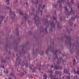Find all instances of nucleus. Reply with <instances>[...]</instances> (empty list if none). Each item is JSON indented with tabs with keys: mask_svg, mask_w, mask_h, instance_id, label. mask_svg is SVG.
I'll return each mask as SVG.
<instances>
[{
	"mask_svg": "<svg viewBox=\"0 0 79 79\" xmlns=\"http://www.w3.org/2000/svg\"><path fill=\"white\" fill-rule=\"evenodd\" d=\"M49 24H50L51 26V28L49 29V31L50 32H53V29L52 27L54 28L55 27V24H53V21H50Z\"/></svg>",
	"mask_w": 79,
	"mask_h": 79,
	"instance_id": "f257e3e1",
	"label": "nucleus"
},
{
	"mask_svg": "<svg viewBox=\"0 0 79 79\" xmlns=\"http://www.w3.org/2000/svg\"><path fill=\"white\" fill-rule=\"evenodd\" d=\"M74 0H71V2H68L67 3V5L69 7H71V5H73L74 4V3L73 2Z\"/></svg>",
	"mask_w": 79,
	"mask_h": 79,
	"instance_id": "f03ea898",
	"label": "nucleus"
},
{
	"mask_svg": "<svg viewBox=\"0 0 79 79\" xmlns=\"http://www.w3.org/2000/svg\"><path fill=\"white\" fill-rule=\"evenodd\" d=\"M62 2H66V1H64V0H58L57 1V3H59V4H60V5L59 6L60 9H61V8H62V6L61 5V4Z\"/></svg>",
	"mask_w": 79,
	"mask_h": 79,
	"instance_id": "7ed1b4c3",
	"label": "nucleus"
},
{
	"mask_svg": "<svg viewBox=\"0 0 79 79\" xmlns=\"http://www.w3.org/2000/svg\"><path fill=\"white\" fill-rule=\"evenodd\" d=\"M24 46L22 47V49L21 50V52H19V53L20 55H23L25 54V51H24Z\"/></svg>",
	"mask_w": 79,
	"mask_h": 79,
	"instance_id": "20e7f679",
	"label": "nucleus"
},
{
	"mask_svg": "<svg viewBox=\"0 0 79 79\" xmlns=\"http://www.w3.org/2000/svg\"><path fill=\"white\" fill-rule=\"evenodd\" d=\"M34 16V19L35 21V23L36 24V25H37V23L38 22V21L36 20V18H37V19H39V17L37 15H35Z\"/></svg>",
	"mask_w": 79,
	"mask_h": 79,
	"instance_id": "39448f33",
	"label": "nucleus"
},
{
	"mask_svg": "<svg viewBox=\"0 0 79 79\" xmlns=\"http://www.w3.org/2000/svg\"><path fill=\"white\" fill-rule=\"evenodd\" d=\"M29 68H30V70L31 69L32 70L33 73H34L35 71V69L34 68V66L33 65H31V66H30Z\"/></svg>",
	"mask_w": 79,
	"mask_h": 79,
	"instance_id": "423d86ee",
	"label": "nucleus"
},
{
	"mask_svg": "<svg viewBox=\"0 0 79 79\" xmlns=\"http://www.w3.org/2000/svg\"><path fill=\"white\" fill-rule=\"evenodd\" d=\"M7 60H10V57H5V60H4L1 59V62L2 63H3L4 62V63H6V61Z\"/></svg>",
	"mask_w": 79,
	"mask_h": 79,
	"instance_id": "0eeeda50",
	"label": "nucleus"
},
{
	"mask_svg": "<svg viewBox=\"0 0 79 79\" xmlns=\"http://www.w3.org/2000/svg\"><path fill=\"white\" fill-rule=\"evenodd\" d=\"M25 62L26 61H22V65L23 66H26V68H27V65H28V64L27 63V62H26V63L25 64Z\"/></svg>",
	"mask_w": 79,
	"mask_h": 79,
	"instance_id": "6e6552de",
	"label": "nucleus"
},
{
	"mask_svg": "<svg viewBox=\"0 0 79 79\" xmlns=\"http://www.w3.org/2000/svg\"><path fill=\"white\" fill-rule=\"evenodd\" d=\"M45 23V25L47 27L49 26V23L48 22V20L47 19H45L44 20Z\"/></svg>",
	"mask_w": 79,
	"mask_h": 79,
	"instance_id": "1a4fd4ad",
	"label": "nucleus"
},
{
	"mask_svg": "<svg viewBox=\"0 0 79 79\" xmlns=\"http://www.w3.org/2000/svg\"><path fill=\"white\" fill-rule=\"evenodd\" d=\"M3 19H4V17L2 16H0V24L2 23V21H3Z\"/></svg>",
	"mask_w": 79,
	"mask_h": 79,
	"instance_id": "9d476101",
	"label": "nucleus"
},
{
	"mask_svg": "<svg viewBox=\"0 0 79 79\" xmlns=\"http://www.w3.org/2000/svg\"><path fill=\"white\" fill-rule=\"evenodd\" d=\"M19 56L16 59V61H18V60L19 61V62L18 63V64L20 65L21 64V63H20V62L21 61V59H19Z\"/></svg>",
	"mask_w": 79,
	"mask_h": 79,
	"instance_id": "9b49d317",
	"label": "nucleus"
},
{
	"mask_svg": "<svg viewBox=\"0 0 79 79\" xmlns=\"http://www.w3.org/2000/svg\"><path fill=\"white\" fill-rule=\"evenodd\" d=\"M74 10L75 9L74 8H72L71 9V12L73 14V15H75Z\"/></svg>",
	"mask_w": 79,
	"mask_h": 79,
	"instance_id": "f8f14e48",
	"label": "nucleus"
},
{
	"mask_svg": "<svg viewBox=\"0 0 79 79\" xmlns=\"http://www.w3.org/2000/svg\"><path fill=\"white\" fill-rule=\"evenodd\" d=\"M66 40H68V41H69V42L70 43V44L71 45V37L68 38L67 37H66Z\"/></svg>",
	"mask_w": 79,
	"mask_h": 79,
	"instance_id": "ddd939ff",
	"label": "nucleus"
},
{
	"mask_svg": "<svg viewBox=\"0 0 79 79\" xmlns=\"http://www.w3.org/2000/svg\"><path fill=\"white\" fill-rule=\"evenodd\" d=\"M51 52H52L53 53H54V54L55 55L57 52H58V51L57 50H56L55 51H54V50L52 49V50H51Z\"/></svg>",
	"mask_w": 79,
	"mask_h": 79,
	"instance_id": "4468645a",
	"label": "nucleus"
},
{
	"mask_svg": "<svg viewBox=\"0 0 79 79\" xmlns=\"http://www.w3.org/2000/svg\"><path fill=\"white\" fill-rule=\"evenodd\" d=\"M43 79H47V74H44L43 75Z\"/></svg>",
	"mask_w": 79,
	"mask_h": 79,
	"instance_id": "2eb2a0df",
	"label": "nucleus"
},
{
	"mask_svg": "<svg viewBox=\"0 0 79 79\" xmlns=\"http://www.w3.org/2000/svg\"><path fill=\"white\" fill-rule=\"evenodd\" d=\"M54 69H56V70H58V69H60V66H57V65H56L55 67H54Z\"/></svg>",
	"mask_w": 79,
	"mask_h": 79,
	"instance_id": "dca6fc26",
	"label": "nucleus"
},
{
	"mask_svg": "<svg viewBox=\"0 0 79 79\" xmlns=\"http://www.w3.org/2000/svg\"><path fill=\"white\" fill-rule=\"evenodd\" d=\"M27 17H28V16L26 14V16H24L23 18L26 21L27 19Z\"/></svg>",
	"mask_w": 79,
	"mask_h": 79,
	"instance_id": "f3484780",
	"label": "nucleus"
},
{
	"mask_svg": "<svg viewBox=\"0 0 79 79\" xmlns=\"http://www.w3.org/2000/svg\"><path fill=\"white\" fill-rule=\"evenodd\" d=\"M4 72L6 73V74H8V73H9V70L7 69H4Z\"/></svg>",
	"mask_w": 79,
	"mask_h": 79,
	"instance_id": "a211bd4d",
	"label": "nucleus"
},
{
	"mask_svg": "<svg viewBox=\"0 0 79 79\" xmlns=\"http://www.w3.org/2000/svg\"><path fill=\"white\" fill-rule=\"evenodd\" d=\"M10 76L11 77H13V76H15V74L13 73H10Z\"/></svg>",
	"mask_w": 79,
	"mask_h": 79,
	"instance_id": "6ab92c4d",
	"label": "nucleus"
},
{
	"mask_svg": "<svg viewBox=\"0 0 79 79\" xmlns=\"http://www.w3.org/2000/svg\"><path fill=\"white\" fill-rule=\"evenodd\" d=\"M49 77H51V79H52V78L53 77V74L52 73H50L49 75Z\"/></svg>",
	"mask_w": 79,
	"mask_h": 79,
	"instance_id": "aec40b11",
	"label": "nucleus"
},
{
	"mask_svg": "<svg viewBox=\"0 0 79 79\" xmlns=\"http://www.w3.org/2000/svg\"><path fill=\"white\" fill-rule=\"evenodd\" d=\"M64 73H67V74H68V73H68V72L67 71V70L65 69H64Z\"/></svg>",
	"mask_w": 79,
	"mask_h": 79,
	"instance_id": "412c9836",
	"label": "nucleus"
},
{
	"mask_svg": "<svg viewBox=\"0 0 79 79\" xmlns=\"http://www.w3.org/2000/svg\"><path fill=\"white\" fill-rule=\"evenodd\" d=\"M74 79H79V78L77 75H76V76H74Z\"/></svg>",
	"mask_w": 79,
	"mask_h": 79,
	"instance_id": "4be33fe9",
	"label": "nucleus"
},
{
	"mask_svg": "<svg viewBox=\"0 0 79 79\" xmlns=\"http://www.w3.org/2000/svg\"><path fill=\"white\" fill-rule=\"evenodd\" d=\"M44 31V28H43V27H42L41 28V29L40 30V32H43V31Z\"/></svg>",
	"mask_w": 79,
	"mask_h": 79,
	"instance_id": "5701e85b",
	"label": "nucleus"
},
{
	"mask_svg": "<svg viewBox=\"0 0 79 79\" xmlns=\"http://www.w3.org/2000/svg\"><path fill=\"white\" fill-rule=\"evenodd\" d=\"M49 50V48H48V49L46 51V54H48V53Z\"/></svg>",
	"mask_w": 79,
	"mask_h": 79,
	"instance_id": "b1692460",
	"label": "nucleus"
},
{
	"mask_svg": "<svg viewBox=\"0 0 79 79\" xmlns=\"http://www.w3.org/2000/svg\"><path fill=\"white\" fill-rule=\"evenodd\" d=\"M20 76H24V73L22 72V73H20Z\"/></svg>",
	"mask_w": 79,
	"mask_h": 79,
	"instance_id": "393cba45",
	"label": "nucleus"
},
{
	"mask_svg": "<svg viewBox=\"0 0 79 79\" xmlns=\"http://www.w3.org/2000/svg\"><path fill=\"white\" fill-rule=\"evenodd\" d=\"M53 20H54V21L55 20H56V17H55V16H53Z\"/></svg>",
	"mask_w": 79,
	"mask_h": 79,
	"instance_id": "a878e982",
	"label": "nucleus"
},
{
	"mask_svg": "<svg viewBox=\"0 0 79 79\" xmlns=\"http://www.w3.org/2000/svg\"><path fill=\"white\" fill-rule=\"evenodd\" d=\"M48 72L50 74H52V73H53V71H52V70H50V71H48Z\"/></svg>",
	"mask_w": 79,
	"mask_h": 79,
	"instance_id": "bb28decb",
	"label": "nucleus"
},
{
	"mask_svg": "<svg viewBox=\"0 0 79 79\" xmlns=\"http://www.w3.org/2000/svg\"><path fill=\"white\" fill-rule=\"evenodd\" d=\"M64 9L66 11H68V8H67V7H66L65 6H64Z\"/></svg>",
	"mask_w": 79,
	"mask_h": 79,
	"instance_id": "cd10ccee",
	"label": "nucleus"
},
{
	"mask_svg": "<svg viewBox=\"0 0 79 79\" xmlns=\"http://www.w3.org/2000/svg\"><path fill=\"white\" fill-rule=\"evenodd\" d=\"M12 16H13V15L14 16V17H15V12H12Z\"/></svg>",
	"mask_w": 79,
	"mask_h": 79,
	"instance_id": "c85d7f7f",
	"label": "nucleus"
},
{
	"mask_svg": "<svg viewBox=\"0 0 79 79\" xmlns=\"http://www.w3.org/2000/svg\"><path fill=\"white\" fill-rule=\"evenodd\" d=\"M38 6L39 7L38 10L39 11H40V10H39L40 9V7H41V5H40V4H39Z\"/></svg>",
	"mask_w": 79,
	"mask_h": 79,
	"instance_id": "c756f323",
	"label": "nucleus"
},
{
	"mask_svg": "<svg viewBox=\"0 0 79 79\" xmlns=\"http://www.w3.org/2000/svg\"><path fill=\"white\" fill-rule=\"evenodd\" d=\"M54 7H55V8H56V6H58L57 4H54Z\"/></svg>",
	"mask_w": 79,
	"mask_h": 79,
	"instance_id": "7c9ffc66",
	"label": "nucleus"
},
{
	"mask_svg": "<svg viewBox=\"0 0 79 79\" xmlns=\"http://www.w3.org/2000/svg\"><path fill=\"white\" fill-rule=\"evenodd\" d=\"M20 14L21 16H22V15H23V13L21 12V11H20Z\"/></svg>",
	"mask_w": 79,
	"mask_h": 79,
	"instance_id": "2f4dec72",
	"label": "nucleus"
},
{
	"mask_svg": "<svg viewBox=\"0 0 79 79\" xmlns=\"http://www.w3.org/2000/svg\"><path fill=\"white\" fill-rule=\"evenodd\" d=\"M55 73L56 74H58V71L56 70L55 71Z\"/></svg>",
	"mask_w": 79,
	"mask_h": 79,
	"instance_id": "473e14b6",
	"label": "nucleus"
},
{
	"mask_svg": "<svg viewBox=\"0 0 79 79\" xmlns=\"http://www.w3.org/2000/svg\"><path fill=\"white\" fill-rule=\"evenodd\" d=\"M57 28H59L60 27V24H57Z\"/></svg>",
	"mask_w": 79,
	"mask_h": 79,
	"instance_id": "72a5a7b5",
	"label": "nucleus"
},
{
	"mask_svg": "<svg viewBox=\"0 0 79 79\" xmlns=\"http://www.w3.org/2000/svg\"><path fill=\"white\" fill-rule=\"evenodd\" d=\"M1 67L2 68H4V65H1Z\"/></svg>",
	"mask_w": 79,
	"mask_h": 79,
	"instance_id": "f704fd0d",
	"label": "nucleus"
},
{
	"mask_svg": "<svg viewBox=\"0 0 79 79\" xmlns=\"http://www.w3.org/2000/svg\"><path fill=\"white\" fill-rule=\"evenodd\" d=\"M44 30L45 32H47V28L44 29Z\"/></svg>",
	"mask_w": 79,
	"mask_h": 79,
	"instance_id": "c9c22d12",
	"label": "nucleus"
},
{
	"mask_svg": "<svg viewBox=\"0 0 79 79\" xmlns=\"http://www.w3.org/2000/svg\"><path fill=\"white\" fill-rule=\"evenodd\" d=\"M28 77L29 78H32V77L31 75H29V76Z\"/></svg>",
	"mask_w": 79,
	"mask_h": 79,
	"instance_id": "e433bc0d",
	"label": "nucleus"
},
{
	"mask_svg": "<svg viewBox=\"0 0 79 79\" xmlns=\"http://www.w3.org/2000/svg\"><path fill=\"white\" fill-rule=\"evenodd\" d=\"M77 55H79V51H78L77 52Z\"/></svg>",
	"mask_w": 79,
	"mask_h": 79,
	"instance_id": "4c0bfd02",
	"label": "nucleus"
},
{
	"mask_svg": "<svg viewBox=\"0 0 79 79\" xmlns=\"http://www.w3.org/2000/svg\"><path fill=\"white\" fill-rule=\"evenodd\" d=\"M76 74H78L79 73V71H78L77 72H76Z\"/></svg>",
	"mask_w": 79,
	"mask_h": 79,
	"instance_id": "58836bf2",
	"label": "nucleus"
},
{
	"mask_svg": "<svg viewBox=\"0 0 79 79\" xmlns=\"http://www.w3.org/2000/svg\"><path fill=\"white\" fill-rule=\"evenodd\" d=\"M52 79H57V78H56V77H52Z\"/></svg>",
	"mask_w": 79,
	"mask_h": 79,
	"instance_id": "ea45409f",
	"label": "nucleus"
},
{
	"mask_svg": "<svg viewBox=\"0 0 79 79\" xmlns=\"http://www.w3.org/2000/svg\"><path fill=\"white\" fill-rule=\"evenodd\" d=\"M71 19H72V20H74V17H72Z\"/></svg>",
	"mask_w": 79,
	"mask_h": 79,
	"instance_id": "a19ab883",
	"label": "nucleus"
},
{
	"mask_svg": "<svg viewBox=\"0 0 79 79\" xmlns=\"http://www.w3.org/2000/svg\"><path fill=\"white\" fill-rule=\"evenodd\" d=\"M60 21H62V18H60Z\"/></svg>",
	"mask_w": 79,
	"mask_h": 79,
	"instance_id": "79ce46f5",
	"label": "nucleus"
},
{
	"mask_svg": "<svg viewBox=\"0 0 79 79\" xmlns=\"http://www.w3.org/2000/svg\"><path fill=\"white\" fill-rule=\"evenodd\" d=\"M57 57H57V55H55V58H57Z\"/></svg>",
	"mask_w": 79,
	"mask_h": 79,
	"instance_id": "37998d69",
	"label": "nucleus"
},
{
	"mask_svg": "<svg viewBox=\"0 0 79 79\" xmlns=\"http://www.w3.org/2000/svg\"><path fill=\"white\" fill-rule=\"evenodd\" d=\"M28 23H31V21H28Z\"/></svg>",
	"mask_w": 79,
	"mask_h": 79,
	"instance_id": "c03bdc74",
	"label": "nucleus"
},
{
	"mask_svg": "<svg viewBox=\"0 0 79 79\" xmlns=\"http://www.w3.org/2000/svg\"><path fill=\"white\" fill-rule=\"evenodd\" d=\"M10 13H11V9H10Z\"/></svg>",
	"mask_w": 79,
	"mask_h": 79,
	"instance_id": "a18cd8bd",
	"label": "nucleus"
},
{
	"mask_svg": "<svg viewBox=\"0 0 79 79\" xmlns=\"http://www.w3.org/2000/svg\"><path fill=\"white\" fill-rule=\"evenodd\" d=\"M18 2V0H15V3H16Z\"/></svg>",
	"mask_w": 79,
	"mask_h": 79,
	"instance_id": "49530a36",
	"label": "nucleus"
},
{
	"mask_svg": "<svg viewBox=\"0 0 79 79\" xmlns=\"http://www.w3.org/2000/svg\"><path fill=\"white\" fill-rule=\"evenodd\" d=\"M40 12H41V15H42V10H41L40 11Z\"/></svg>",
	"mask_w": 79,
	"mask_h": 79,
	"instance_id": "de8ad7c7",
	"label": "nucleus"
},
{
	"mask_svg": "<svg viewBox=\"0 0 79 79\" xmlns=\"http://www.w3.org/2000/svg\"><path fill=\"white\" fill-rule=\"evenodd\" d=\"M67 79H70V77L69 76L67 77Z\"/></svg>",
	"mask_w": 79,
	"mask_h": 79,
	"instance_id": "09e8293b",
	"label": "nucleus"
},
{
	"mask_svg": "<svg viewBox=\"0 0 79 79\" xmlns=\"http://www.w3.org/2000/svg\"><path fill=\"white\" fill-rule=\"evenodd\" d=\"M17 48H14V50H17Z\"/></svg>",
	"mask_w": 79,
	"mask_h": 79,
	"instance_id": "8fccbe9b",
	"label": "nucleus"
},
{
	"mask_svg": "<svg viewBox=\"0 0 79 79\" xmlns=\"http://www.w3.org/2000/svg\"><path fill=\"white\" fill-rule=\"evenodd\" d=\"M53 66L52 65L51 66H50L51 68H53Z\"/></svg>",
	"mask_w": 79,
	"mask_h": 79,
	"instance_id": "3c124183",
	"label": "nucleus"
},
{
	"mask_svg": "<svg viewBox=\"0 0 79 79\" xmlns=\"http://www.w3.org/2000/svg\"><path fill=\"white\" fill-rule=\"evenodd\" d=\"M9 2V0H6V2Z\"/></svg>",
	"mask_w": 79,
	"mask_h": 79,
	"instance_id": "603ef678",
	"label": "nucleus"
},
{
	"mask_svg": "<svg viewBox=\"0 0 79 79\" xmlns=\"http://www.w3.org/2000/svg\"><path fill=\"white\" fill-rule=\"evenodd\" d=\"M73 62H75V61H76V60L74 59L73 60Z\"/></svg>",
	"mask_w": 79,
	"mask_h": 79,
	"instance_id": "864d4df0",
	"label": "nucleus"
},
{
	"mask_svg": "<svg viewBox=\"0 0 79 79\" xmlns=\"http://www.w3.org/2000/svg\"><path fill=\"white\" fill-rule=\"evenodd\" d=\"M70 52L71 53H73V52H72L71 51H70Z\"/></svg>",
	"mask_w": 79,
	"mask_h": 79,
	"instance_id": "5fc2aeb1",
	"label": "nucleus"
},
{
	"mask_svg": "<svg viewBox=\"0 0 79 79\" xmlns=\"http://www.w3.org/2000/svg\"><path fill=\"white\" fill-rule=\"evenodd\" d=\"M41 68H39V70H40V71L41 70Z\"/></svg>",
	"mask_w": 79,
	"mask_h": 79,
	"instance_id": "6e6d98bb",
	"label": "nucleus"
},
{
	"mask_svg": "<svg viewBox=\"0 0 79 79\" xmlns=\"http://www.w3.org/2000/svg\"><path fill=\"white\" fill-rule=\"evenodd\" d=\"M73 24L72 23V24H70V26H72Z\"/></svg>",
	"mask_w": 79,
	"mask_h": 79,
	"instance_id": "4d7b16f0",
	"label": "nucleus"
},
{
	"mask_svg": "<svg viewBox=\"0 0 79 79\" xmlns=\"http://www.w3.org/2000/svg\"><path fill=\"white\" fill-rule=\"evenodd\" d=\"M7 5H9V2H7Z\"/></svg>",
	"mask_w": 79,
	"mask_h": 79,
	"instance_id": "13d9d810",
	"label": "nucleus"
},
{
	"mask_svg": "<svg viewBox=\"0 0 79 79\" xmlns=\"http://www.w3.org/2000/svg\"><path fill=\"white\" fill-rule=\"evenodd\" d=\"M9 79H12V78L11 77H10L9 78Z\"/></svg>",
	"mask_w": 79,
	"mask_h": 79,
	"instance_id": "bf43d9fd",
	"label": "nucleus"
},
{
	"mask_svg": "<svg viewBox=\"0 0 79 79\" xmlns=\"http://www.w3.org/2000/svg\"><path fill=\"white\" fill-rule=\"evenodd\" d=\"M62 79H64V77H62Z\"/></svg>",
	"mask_w": 79,
	"mask_h": 79,
	"instance_id": "052dcab7",
	"label": "nucleus"
},
{
	"mask_svg": "<svg viewBox=\"0 0 79 79\" xmlns=\"http://www.w3.org/2000/svg\"><path fill=\"white\" fill-rule=\"evenodd\" d=\"M45 5H44L43 6V8H44V7H45Z\"/></svg>",
	"mask_w": 79,
	"mask_h": 79,
	"instance_id": "680f3d73",
	"label": "nucleus"
},
{
	"mask_svg": "<svg viewBox=\"0 0 79 79\" xmlns=\"http://www.w3.org/2000/svg\"><path fill=\"white\" fill-rule=\"evenodd\" d=\"M7 9H10V7H7Z\"/></svg>",
	"mask_w": 79,
	"mask_h": 79,
	"instance_id": "e2e57ef3",
	"label": "nucleus"
},
{
	"mask_svg": "<svg viewBox=\"0 0 79 79\" xmlns=\"http://www.w3.org/2000/svg\"><path fill=\"white\" fill-rule=\"evenodd\" d=\"M78 7L79 8V3L78 4Z\"/></svg>",
	"mask_w": 79,
	"mask_h": 79,
	"instance_id": "0e129e2a",
	"label": "nucleus"
},
{
	"mask_svg": "<svg viewBox=\"0 0 79 79\" xmlns=\"http://www.w3.org/2000/svg\"><path fill=\"white\" fill-rule=\"evenodd\" d=\"M28 3L27 2L26 3V5H27V4H28Z\"/></svg>",
	"mask_w": 79,
	"mask_h": 79,
	"instance_id": "69168bd1",
	"label": "nucleus"
},
{
	"mask_svg": "<svg viewBox=\"0 0 79 79\" xmlns=\"http://www.w3.org/2000/svg\"><path fill=\"white\" fill-rule=\"evenodd\" d=\"M16 56H18V54H16Z\"/></svg>",
	"mask_w": 79,
	"mask_h": 79,
	"instance_id": "338daca9",
	"label": "nucleus"
},
{
	"mask_svg": "<svg viewBox=\"0 0 79 79\" xmlns=\"http://www.w3.org/2000/svg\"><path fill=\"white\" fill-rule=\"evenodd\" d=\"M50 49H52V47H50Z\"/></svg>",
	"mask_w": 79,
	"mask_h": 79,
	"instance_id": "774afa93",
	"label": "nucleus"
}]
</instances>
